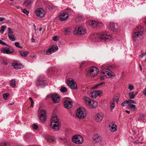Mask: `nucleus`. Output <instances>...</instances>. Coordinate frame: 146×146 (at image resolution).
I'll use <instances>...</instances> for the list:
<instances>
[{"mask_svg": "<svg viewBox=\"0 0 146 146\" xmlns=\"http://www.w3.org/2000/svg\"><path fill=\"white\" fill-rule=\"evenodd\" d=\"M103 118V115L102 114L97 113L95 116V121L97 122L101 121Z\"/></svg>", "mask_w": 146, "mask_h": 146, "instance_id": "412c9836", "label": "nucleus"}, {"mask_svg": "<svg viewBox=\"0 0 146 146\" xmlns=\"http://www.w3.org/2000/svg\"><path fill=\"white\" fill-rule=\"evenodd\" d=\"M99 69L95 67H91L88 70L86 75L93 77L97 75L99 72Z\"/></svg>", "mask_w": 146, "mask_h": 146, "instance_id": "20e7f679", "label": "nucleus"}, {"mask_svg": "<svg viewBox=\"0 0 146 146\" xmlns=\"http://www.w3.org/2000/svg\"><path fill=\"white\" fill-rule=\"evenodd\" d=\"M87 23L91 27H95L96 26H99L100 25L102 24V23L98 22V21H96L95 20H92L88 21Z\"/></svg>", "mask_w": 146, "mask_h": 146, "instance_id": "ddd939ff", "label": "nucleus"}, {"mask_svg": "<svg viewBox=\"0 0 146 146\" xmlns=\"http://www.w3.org/2000/svg\"><path fill=\"white\" fill-rule=\"evenodd\" d=\"M13 32L12 31L11 29L10 28H9L8 29V35H13L12 34L13 33Z\"/></svg>", "mask_w": 146, "mask_h": 146, "instance_id": "de8ad7c7", "label": "nucleus"}, {"mask_svg": "<svg viewBox=\"0 0 146 146\" xmlns=\"http://www.w3.org/2000/svg\"><path fill=\"white\" fill-rule=\"evenodd\" d=\"M117 126L113 123H110L109 125V128L112 132L117 131Z\"/></svg>", "mask_w": 146, "mask_h": 146, "instance_id": "aec40b11", "label": "nucleus"}, {"mask_svg": "<svg viewBox=\"0 0 146 146\" xmlns=\"http://www.w3.org/2000/svg\"><path fill=\"white\" fill-rule=\"evenodd\" d=\"M50 139L52 142H56V139L55 138L53 137H50Z\"/></svg>", "mask_w": 146, "mask_h": 146, "instance_id": "603ef678", "label": "nucleus"}, {"mask_svg": "<svg viewBox=\"0 0 146 146\" xmlns=\"http://www.w3.org/2000/svg\"><path fill=\"white\" fill-rule=\"evenodd\" d=\"M69 14L66 12L61 13L58 16V18H68L69 17Z\"/></svg>", "mask_w": 146, "mask_h": 146, "instance_id": "b1692460", "label": "nucleus"}, {"mask_svg": "<svg viewBox=\"0 0 146 146\" xmlns=\"http://www.w3.org/2000/svg\"><path fill=\"white\" fill-rule=\"evenodd\" d=\"M135 30L137 31L136 32H139V31H142V34H143L144 31V28L141 26L139 25L135 29Z\"/></svg>", "mask_w": 146, "mask_h": 146, "instance_id": "a878e982", "label": "nucleus"}, {"mask_svg": "<svg viewBox=\"0 0 146 146\" xmlns=\"http://www.w3.org/2000/svg\"><path fill=\"white\" fill-rule=\"evenodd\" d=\"M67 19H59V20L61 21H67Z\"/></svg>", "mask_w": 146, "mask_h": 146, "instance_id": "e2e57ef3", "label": "nucleus"}, {"mask_svg": "<svg viewBox=\"0 0 146 146\" xmlns=\"http://www.w3.org/2000/svg\"><path fill=\"white\" fill-rule=\"evenodd\" d=\"M110 29L114 32H116L118 28V25L114 23H109Z\"/></svg>", "mask_w": 146, "mask_h": 146, "instance_id": "a211bd4d", "label": "nucleus"}, {"mask_svg": "<svg viewBox=\"0 0 146 146\" xmlns=\"http://www.w3.org/2000/svg\"><path fill=\"white\" fill-rule=\"evenodd\" d=\"M67 84L68 86L72 89L76 90L77 88L76 83L71 78L68 79Z\"/></svg>", "mask_w": 146, "mask_h": 146, "instance_id": "9d476101", "label": "nucleus"}, {"mask_svg": "<svg viewBox=\"0 0 146 146\" xmlns=\"http://www.w3.org/2000/svg\"><path fill=\"white\" fill-rule=\"evenodd\" d=\"M15 46L18 48H22V47L20 46L19 43L18 42H16L15 43Z\"/></svg>", "mask_w": 146, "mask_h": 146, "instance_id": "3c124183", "label": "nucleus"}, {"mask_svg": "<svg viewBox=\"0 0 146 146\" xmlns=\"http://www.w3.org/2000/svg\"><path fill=\"white\" fill-rule=\"evenodd\" d=\"M32 3L31 0H26L24 2V5L26 6H30Z\"/></svg>", "mask_w": 146, "mask_h": 146, "instance_id": "c85d7f7f", "label": "nucleus"}, {"mask_svg": "<svg viewBox=\"0 0 146 146\" xmlns=\"http://www.w3.org/2000/svg\"><path fill=\"white\" fill-rule=\"evenodd\" d=\"M29 99L31 102V107L32 108L33 106L34 102L33 100H32V98H31L30 97Z\"/></svg>", "mask_w": 146, "mask_h": 146, "instance_id": "09e8293b", "label": "nucleus"}, {"mask_svg": "<svg viewBox=\"0 0 146 146\" xmlns=\"http://www.w3.org/2000/svg\"><path fill=\"white\" fill-rule=\"evenodd\" d=\"M60 139L65 142H66L67 141L66 138L65 137L61 138Z\"/></svg>", "mask_w": 146, "mask_h": 146, "instance_id": "052dcab7", "label": "nucleus"}, {"mask_svg": "<svg viewBox=\"0 0 146 146\" xmlns=\"http://www.w3.org/2000/svg\"><path fill=\"white\" fill-rule=\"evenodd\" d=\"M33 128L36 129L38 128V126L36 124H33Z\"/></svg>", "mask_w": 146, "mask_h": 146, "instance_id": "6e6d98bb", "label": "nucleus"}, {"mask_svg": "<svg viewBox=\"0 0 146 146\" xmlns=\"http://www.w3.org/2000/svg\"><path fill=\"white\" fill-rule=\"evenodd\" d=\"M105 82H102L94 86L92 88L93 89H96L100 87V86L103 87L104 86Z\"/></svg>", "mask_w": 146, "mask_h": 146, "instance_id": "393cba45", "label": "nucleus"}, {"mask_svg": "<svg viewBox=\"0 0 146 146\" xmlns=\"http://www.w3.org/2000/svg\"><path fill=\"white\" fill-rule=\"evenodd\" d=\"M14 51V50L12 48H10L7 47L3 48L1 50L2 52L8 54H11Z\"/></svg>", "mask_w": 146, "mask_h": 146, "instance_id": "4468645a", "label": "nucleus"}, {"mask_svg": "<svg viewBox=\"0 0 146 146\" xmlns=\"http://www.w3.org/2000/svg\"><path fill=\"white\" fill-rule=\"evenodd\" d=\"M54 6L52 4L50 5L48 7L49 10H51L52 9L54 8Z\"/></svg>", "mask_w": 146, "mask_h": 146, "instance_id": "864d4df0", "label": "nucleus"}, {"mask_svg": "<svg viewBox=\"0 0 146 146\" xmlns=\"http://www.w3.org/2000/svg\"><path fill=\"white\" fill-rule=\"evenodd\" d=\"M112 66H109L108 67L105 66L104 65L101 66V72L102 76L100 77L101 80H103L104 79V76H106L107 78H109L111 76H113L114 74L112 71L110 70L113 68Z\"/></svg>", "mask_w": 146, "mask_h": 146, "instance_id": "f257e3e1", "label": "nucleus"}, {"mask_svg": "<svg viewBox=\"0 0 146 146\" xmlns=\"http://www.w3.org/2000/svg\"><path fill=\"white\" fill-rule=\"evenodd\" d=\"M39 121L41 122H43L45 121L46 119V115L45 110L43 109L40 110L38 114Z\"/></svg>", "mask_w": 146, "mask_h": 146, "instance_id": "6e6552de", "label": "nucleus"}, {"mask_svg": "<svg viewBox=\"0 0 146 146\" xmlns=\"http://www.w3.org/2000/svg\"><path fill=\"white\" fill-rule=\"evenodd\" d=\"M60 125V121L58 119L56 115L53 116L51 119V122L50 125L55 131H57L59 130Z\"/></svg>", "mask_w": 146, "mask_h": 146, "instance_id": "f03ea898", "label": "nucleus"}, {"mask_svg": "<svg viewBox=\"0 0 146 146\" xmlns=\"http://www.w3.org/2000/svg\"><path fill=\"white\" fill-rule=\"evenodd\" d=\"M35 13L37 16L41 18L44 17L45 14V12L41 8L36 9L35 11Z\"/></svg>", "mask_w": 146, "mask_h": 146, "instance_id": "f8f14e48", "label": "nucleus"}, {"mask_svg": "<svg viewBox=\"0 0 146 146\" xmlns=\"http://www.w3.org/2000/svg\"><path fill=\"white\" fill-rule=\"evenodd\" d=\"M119 99V97L115 95L114 97L113 100L112 101H113L114 102H115L117 103Z\"/></svg>", "mask_w": 146, "mask_h": 146, "instance_id": "58836bf2", "label": "nucleus"}, {"mask_svg": "<svg viewBox=\"0 0 146 146\" xmlns=\"http://www.w3.org/2000/svg\"><path fill=\"white\" fill-rule=\"evenodd\" d=\"M142 35V31L135 32L133 35V40L136 42H139L141 39Z\"/></svg>", "mask_w": 146, "mask_h": 146, "instance_id": "0eeeda50", "label": "nucleus"}, {"mask_svg": "<svg viewBox=\"0 0 146 146\" xmlns=\"http://www.w3.org/2000/svg\"><path fill=\"white\" fill-rule=\"evenodd\" d=\"M86 112L84 109L79 108L76 111V116L80 119H82L86 116Z\"/></svg>", "mask_w": 146, "mask_h": 146, "instance_id": "39448f33", "label": "nucleus"}, {"mask_svg": "<svg viewBox=\"0 0 146 146\" xmlns=\"http://www.w3.org/2000/svg\"><path fill=\"white\" fill-rule=\"evenodd\" d=\"M64 104L65 107L67 109H69L72 106V103L70 101L66 100L64 102Z\"/></svg>", "mask_w": 146, "mask_h": 146, "instance_id": "4be33fe9", "label": "nucleus"}, {"mask_svg": "<svg viewBox=\"0 0 146 146\" xmlns=\"http://www.w3.org/2000/svg\"><path fill=\"white\" fill-rule=\"evenodd\" d=\"M9 94L8 93H6L3 95V96L4 99L5 100H7V97L9 96Z\"/></svg>", "mask_w": 146, "mask_h": 146, "instance_id": "37998d69", "label": "nucleus"}, {"mask_svg": "<svg viewBox=\"0 0 146 146\" xmlns=\"http://www.w3.org/2000/svg\"><path fill=\"white\" fill-rule=\"evenodd\" d=\"M52 39L53 40L57 41L58 40V38L57 36H55L53 37Z\"/></svg>", "mask_w": 146, "mask_h": 146, "instance_id": "bf43d9fd", "label": "nucleus"}, {"mask_svg": "<svg viewBox=\"0 0 146 146\" xmlns=\"http://www.w3.org/2000/svg\"><path fill=\"white\" fill-rule=\"evenodd\" d=\"M99 39L102 41L108 42L113 39L111 35L106 32L102 33L98 35Z\"/></svg>", "mask_w": 146, "mask_h": 146, "instance_id": "7ed1b4c3", "label": "nucleus"}, {"mask_svg": "<svg viewBox=\"0 0 146 146\" xmlns=\"http://www.w3.org/2000/svg\"><path fill=\"white\" fill-rule=\"evenodd\" d=\"M13 104H14V102H12L11 103H10L8 105H13Z\"/></svg>", "mask_w": 146, "mask_h": 146, "instance_id": "774afa93", "label": "nucleus"}, {"mask_svg": "<svg viewBox=\"0 0 146 146\" xmlns=\"http://www.w3.org/2000/svg\"><path fill=\"white\" fill-rule=\"evenodd\" d=\"M111 110H112L115 107V103L113 101H111L110 102Z\"/></svg>", "mask_w": 146, "mask_h": 146, "instance_id": "c9c22d12", "label": "nucleus"}, {"mask_svg": "<svg viewBox=\"0 0 146 146\" xmlns=\"http://www.w3.org/2000/svg\"><path fill=\"white\" fill-rule=\"evenodd\" d=\"M0 146H9V145L6 143L2 142L0 143Z\"/></svg>", "mask_w": 146, "mask_h": 146, "instance_id": "79ce46f5", "label": "nucleus"}, {"mask_svg": "<svg viewBox=\"0 0 146 146\" xmlns=\"http://www.w3.org/2000/svg\"><path fill=\"white\" fill-rule=\"evenodd\" d=\"M84 139L83 137L79 135H74L72 138V142L78 144L82 143Z\"/></svg>", "mask_w": 146, "mask_h": 146, "instance_id": "1a4fd4ad", "label": "nucleus"}, {"mask_svg": "<svg viewBox=\"0 0 146 146\" xmlns=\"http://www.w3.org/2000/svg\"><path fill=\"white\" fill-rule=\"evenodd\" d=\"M10 84L12 87L14 88L16 85L15 81L14 80H11L10 81Z\"/></svg>", "mask_w": 146, "mask_h": 146, "instance_id": "72a5a7b5", "label": "nucleus"}, {"mask_svg": "<svg viewBox=\"0 0 146 146\" xmlns=\"http://www.w3.org/2000/svg\"><path fill=\"white\" fill-rule=\"evenodd\" d=\"M134 88V86L132 85H129V86L128 88L130 90H132Z\"/></svg>", "mask_w": 146, "mask_h": 146, "instance_id": "5fc2aeb1", "label": "nucleus"}, {"mask_svg": "<svg viewBox=\"0 0 146 146\" xmlns=\"http://www.w3.org/2000/svg\"><path fill=\"white\" fill-rule=\"evenodd\" d=\"M97 96H100L102 94V92L101 91L96 90Z\"/></svg>", "mask_w": 146, "mask_h": 146, "instance_id": "49530a36", "label": "nucleus"}, {"mask_svg": "<svg viewBox=\"0 0 146 146\" xmlns=\"http://www.w3.org/2000/svg\"><path fill=\"white\" fill-rule=\"evenodd\" d=\"M130 107L131 110L133 111H135L137 110V108L134 104H131L130 106Z\"/></svg>", "mask_w": 146, "mask_h": 146, "instance_id": "ea45409f", "label": "nucleus"}, {"mask_svg": "<svg viewBox=\"0 0 146 146\" xmlns=\"http://www.w3.org/2000/svg\"><path fill=\"white\" fill-rule=\"evenodd\" d=\"M19 53L22 56L24 57H27L29 53L28 52H23L22 51H19Z\"/></svg>", "mask_w": 146, "mask_h": 146, "instance_id": "cd10ccee", "label": "nucleus"}, {"mask_svg": "<svg viewBox=\"0 0 146 146\" xmlns=\"http://www.w3.org/2000/svg\"><path fill=\"white\" fill-rule=\"evenodd\" d=\"M83 99L84 100V102L85 104L87 106H89L90 104V103H93V104L94 106H95L96 103L95 102H93V100H91L89 98L84 96L83 97Z\"/></svg>", "mask_w": 146, "mask_h": 146, "instance_id": "f3484780", "label": "nucleus"}, {"mask_svg": "<svg viewBox=\"0 0 146 146\" xmlns=\"http://www.w3.org/2000/svg\"><path fill=\"white\" fill-rule=\"evenodd\" d=\"M64 34L66 35H69L71 33L70 28H65L64 29Z\"/></svg>", "mask_w": 146, "mask_h": 146, "instance_id": "bb28decb", "label": "nucleus"}, {"mask_svg": "<svg viewBox=\"0 0 146 146\" xmlns=\"http://www.w3.org/2000/svg\"><path fill=\"white\" fill-rule=\"evenodd\" d=\"M128 103L127 100H126L123 102L121 104V105L122 106L124 107Z\"/></svg>", "mask_w": 146, "mask_h": 146, "instance_id": "a18cd8bd", "label": "nucleus"}, {"mask_svg": "<svg viewBox=\"0 0 146 146\" xmlns=\"http://www.w3.org/2000/svg\"><path fill=\"white\" fill-rule=\"evenodd\" d=\"M8 36L9 39L12 41H14L15 40V38L13 35H8Z\"/></svg>", "mask_w": 146, "mask_h": 146, "instance_id": "f704fd0d", "label": "nucleus"}, {"mask_svg": "<svg viewBox=\"0 0 146 146\" xmlns=\"http://www.w3.org/2000/svg\"><path fill=\"white\" fill-rule=\"evenodd\" d=\"M23 12L24 13L27 15L29 14V11H27L26 9H23Z\"/></svg>", "mask_w": 146, "mask_h": 146, "instance_id": "4d7b16f0", "label": "nucleus"}, {"mask_svg": "<svg viewBox=\"0 0 146 146\" xmlns=\"http://www.w3.org/2000/svg\"><path fill=\"white\" fill-rule=\"evenodd\" d=\"M13 67L15 69H20L23 67V65L21 64L16 62H13L12 63Z\"/></svg>", "mask_w": 146, "mask_h": 146, "instance_id": "6ab92c4d", "label": "nucleus"}, {"mask_svg": "<svg viewBox=\"0 0 146 146\" xmlns=\"http://www.w3.org/2000/svg\"><path fill=\"white\" fill-rule=\"evenodd\" d=\"M125 112L128 114H129L130 113V111H128L127 110L125 111Z\"/></svg>", "mask_w": 146, "mask_h": 146, "instance_id": "69168bd1", "label": "nucleus"}, {"mask_svg": "<svg viewBox=\"0 0 146 146\" xmlns=\"http://www.w3.org/2000/svg\"><path fill=\"white\" fill-rule=\"evenodd\" d=\"M86 33V30L85 28L82 26H80L78 28H76L74 31V34L83 35Z\"/></svg>", "mask_w": 146, "mask_h": 146, "instance_id": "423d86ee", "label": "nucleus"}, {"mask_svg": "<svg viewBox=\"0 0 146 146\" xmlns=\"http://www.w3.org/2000/svg\"><path fill=\"white\" fill-rule=\"evenodd\" d=\"M102 137L96 134L94 136L93 142L95 143L100 142L102 141Z\"/></svg>", "mask_w": 146, "mask_h": 146, "instance_id": "5701e85b", "label": "nucleus"}, {"mask_svg": "<svg viewBox=\"0 0 146 146\" xmlns=\"http://www.w3.org/2000/svg\"><path fill=\"white\" fill-rule=\"evenodd\" d=\"M60 90L61 92L64 93L67 91V89L64 87H62L61 88Z\"/></svg>", "mask_w": 146, "mask_h": 146, "instance_id": "a19ab883", "label": "nucleus"}, {"mask_svg": "<svg viewBox=\"0 0 146 146\" xmlns=\"http://www.w3.org/2000/svg\"><path fill=\"white\" fill-rule=\"evenodd\" d=\"M90 96L93 98H96L97 97L96 90L91 92L90 94Z\"/></svg>", "mask_w": 146, "mask_h": 146, "instance_id": "c756f323", "label": "nucleus"}, {"mask_svg": "<svg viewBox=\"0 0 146 146\" xmlns=\"http://www.w3.org/2000/svg\"><path fill=\"white\" fill-rule=\"evenodd\" d=\"M138 119L139 121H142L145 120V116L144 115L143 113L140 114L139 117L138 118Z\"/></svg>", "mask_w": 146, "mask_h": 146, "instance_id": "473e14b6", "label": "nucleus"}, {"mask_svg": "<svg viewBox=\"0 0 146 146\" xmlns=\"http://www.w3.org/2000/svg\"><path fill=\"white\" fill-rule=\"evenodd\" d=\"M0 44L4 46H9L5 42L0 40Z\"/></svg>", "mask_w": 146, "mask_h": 146, "instance_id": "8fccbe9b", "label": "nucleus"}, {"mask_svg": "<svg viewBox=\"0 0 146 146\" xmlns=\"http://www.w3.org/2000/svg\"><path fill=\"white\" fill-rule=\"evenodd\" d=\"M144 56H146V51L144 53H142L140 55V57L142 58Z\"/></svg>", "mask_w": 146, "mask_h": 146, "instance_id": "13d9d810", "label": "nucleus"}, {"mask_svg": "<svg viewBox=\"0 0 146 146\" xmlns=\"http://www.w3.org/2000/svg\"><path fill=\"white\" fill-rule=\"evenodd\" d=\"M144 23L146 25V19H143V20Z\"/></svg>", "mask_w": 146, "mask_h": 146, "instance_id": "0e129e2a", "label": "nucleus"}, {"mask_svg": "<svg viewBox=\"0 0 146 146\" xmlns=\"http://www.w3.org/2000/svg\"><path fill=\"white\" fill-rule=\"evenodd\" d=\"M134 92H132L129 93V94L131 99H133L135 97V95L134 94Z\"/></svg>", "mask_w": 146, "mask_h": 146, "instance_id": "e433bc0d", "label": "nucleus"}, {"mask_svg": "<svg viewBox=\"0 0 146 146\" xmlns=\"http://www.w3.org/2000/svg\"><path fill=\"white\" fill-rule=\"evenodd\" d=\"M36 84L38 86L44 87L45 86L46 82L41 79L40 77H39L37 79Z\"/></svg>", "mask_w": 146, "mask_h": 146, "instance_id": "2eb2a0df", "label": "nucleus"}, {"mask_svg": "<svg viewBox=\"0 0 146 146\" xmlns=\"http://www.w3.org/2000/svg\"><path fill=\"white\" fill-rule=\"evenodd\" d=\"M32 41L33 42H34L35 41V40L32 38L31 39Z\"/></svg>", "mask_w": 146, "mask_h": 146, "instance_id": "338daca9", "label": "nucleus"}, {"mask_svg": "<svg viewBox=\"0 0 146 146\" xmlns=\"http://www.w3.org/2000/svg\"><path fill=\"white\" fill-rule=\"evenodd\" d=\"M88 65V64L87 62L85 61H83L80 64V67L81 68H82Z\"/></svg>", "mask_w": 146, "mask_h": 146, "instance_id": "7c9ffc66", "label": "nucleus"}, {"mask_svg": "<svg viewBox=\"0 0 146 146\" xmlns=\"http://www.w3.org/2000/svg\"><path fill=\"white\" fill-rule=\"evenodd\" d=\"M47 97L51 98L54 102L57 103L60 101V96L58 94H54L48 95Z\"/></svg>", "mask_w": 146, "mask_h": 146, "instance_id": "9b49d317", "label": "nucleus"}, {"mask_svg": "<svg viewBox=\"0 0 146 146\" xmlns=\"http://www.w3.org/2000/svg\"><path fill=\"white\" fill-rule=\"evenodd\" d=\"M58 49L57 46H53L47 50L46 54L47 55H49L53 52L57 51Z\"/></svg>", "mask_w": 146, "mask_h": 146, "instance_id": "dca6fc26", "label": "nucleus"}, {"mask_svg": "<svg viewBox=\"0 0 146 146\" xmlns=\"http://www.w3.org/2000/svg\"><path fill=\"white\" fill-rule=\"evenodd\" d=\"M6 27V26L5 25H3L1 26V29L0 30V32L1 33H3Z\"/></svg>", "mask_w": 146, "mask_h": 146, "instance_id": "4c0bfd02", "label": "nucleus"}, {"mask_svg": "<svg viewBox=\"0 0 146 146\" xmlns=\"http://www.w3.org/2000/svg\"><path fill=\"white\" fill-rule=\"evenodd\" d=\"M143 93L145 96H146V88L143 90Z\"/></svg>", "mask_w": 146, "mask_h": 146, "instance_id": "680f3d73", "label": "nucleus"}, {"mask_svg": "<svg viewBox=\"0 0 146 146\" xmlns=\"http://www.w3.org/2000/svg\"><path fill=\"white\" fill-rule=\"evenodd\" d=\"M95 102L96 103V104L95 106H94V104H93V103H90V105H89V106H88L89 108H96L98 106V103L97 102L93 101V102L94 103Z\"/></svg>", "mask_w": 146, "mask_h": 146, "instance_id": "2f4dec72", "label": "nucleus"}, {"mask_svg": "<svg viewBox=\"0 0 146 146\" xmlns=\"http://www.w3.org/2000/svg\"><path fill=\"white\" fill-rule=\"evenodd\" d=\"M127 100L128 101V103H129V104L133 103V104H136V103H137L136 101H135L134 100Z\"/></svg>", "mask_w": 146, "mask_h": 146, "instance_id": "c03bdc74", "label": "nucleus"}]
</instances>
